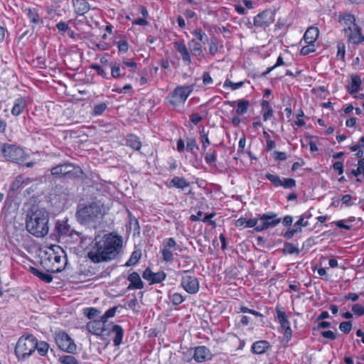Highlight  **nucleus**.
Segmentation results:
<instances>
[{
	"mask_svg": "<svg viewBox=\"0 0 364 364\" xmlns=\"http://www.w3.org/2000/svg\"><path fill=\"white\" fill-rule=\"evenodd\" d=\"M122 237L114 233L97 235L87 247V257L94 263L109 262L119 254Z\"/></svg>",
	"mask_w": 364,
	"mask_h": 364,
	"instance_id": "1",
	"label": "nucleus"
},
{
	"mask_svg": "<svg viewBox=\"0 0 364 364\" xmlns=\"http://www.w3.org/2000/svg\"><path fill=\"white\" fill-rule=\"evenodd\" d=\"M39 257L42 267L50 272H61L67 263L65 252L58 245H51L41 248Z\"/></svg>",
	"mask_w": 364,
	"mask_h": 364,
	"instance_id": "2",
	"label": "nucleus"
},
{
	"mask_svg": "<svg viewBox=\"0 0 364 364\" xmlns=\"http://www.w3.org/2000/svg\"><path fill=\"white\" fill-rule=\"evenodd\" d=\"M49 216L47 211L38 209L28 215L26 223L27 230L38 237L46 236L49 230Z\"/></svg>",
	"mask_w": 364,
	"mask_h": 364,
	"instance_id": "3",
	"label": "nucleus"
},
{
	"mask_svg": "<svg viewBox=\"0 0 364 364\" xmlns=\"http://www.w3.org/2000/svg\"><path fill=\"white\" fill-rule=\"evenodd\" d=\"M77 218L81 224H90L100 219L103 215L102 205L100 201H92L86 205H80L77 210Z\"/></svg>",
	"mask_w": 364,
	"mask_h": 364,
	"instance_id": "4",
	"label": "nucleus"
},
{
	"mask_svg": "<svg viewBox=\"0 0 364 364\" xmlns=\"http://www.w3.org/2000/svg\"><path fill=\"white\" fill-rule=\"evenodd\" d=\"M36 347V337L32 335L21 336L16 343L15 354L19 360H26L33 354Z\"/></svg>",
	"mask_w": 364,
	"mask_h": 364,
	"instance_id": "5",
	"label": "nucleus"
},
{
	"mask_svg": "<svg viewBox=\"0 0 364 364\" xmlns=\"http://www.w3.org/2000/svg\"><path fill=\"white\" fill-rule=\"evenodd\" d=\"M1 153L6 160L18 164L23 162L26 157L24 151L14 144H4Z\"/></svg>",
	"mask_w": 364,
	"mask_h": 364,
	"instance_id": "6",
	"label": "nucleus"
},
{
	"mask_svg": "<svg viewBox=\"0 0 364 364\" xmlns=\"http://www.w3.org/2000/svg\"><path fill=\"white\" fill-rule=\"evenodd\" d=\"M255 231L260 232L269 228H274L281 223V218L274 212H267L259 216Z\"/></svg>",
	"mask_w": 364,
	"mask_h": 364,
	"instance_id": "7",
	"label": "nucleus"
},
{
	"mask_svg": "<svg viewBox=\"0 0 364 364\" xmlns=\"http://www.w3.org/2000/svg\"><path fill=\"white\" fill-rule=\"evenodd\" d=\"M109 324L102 322L100 318V320L89 321L86 325V328L93 335L99 336L102 339H107V337H109Z\"/></svg>",
	"mask_w": 364,
	"mask_h": 364,
	"instance_id": "8",
	"label": "nucleus"
},
{
	"mask_svg": "<svg viewBox=\"0 0 364 364\" xmlns=\"http://www.w3.org/2000/svg\"><path fill=\"white\" fill-rule=\"evenodd\" d=\"M190 86H178L168 96L169 102L173 106L183 104L192 92Z\"/></svg>",
	"mask_w": 364,
	"mask_h": 364,
	"instance_id": "9",
	"label": "nucleus"
},
{
	"mask_svg": "<svg viewBox=\"0 0 364 364\" xmlns=\"http://www.w3.org/2000/svg\"><path fill=\"white\" fill-rule=\"evenodd\" d=\"M55 343L62 350L73 353L76 350V345L68 333L63 331L56 333L55 335Z\"/></svg>",
	"mask_w": 364,
	"mask_h": 364,
	"instance_id": "10",
	"label": "nucleus"
},
{
	"mask_svg": "<svg viewBox=\"0 0 364 364\" xmlns=\"http://www.w3.org/2000/svg\"><path fill=\"white\" fill-rule=\"evenodd\" d=\"M178 247L176 240L173 237H169L164 240L163 246L161 250L163 260L170 262L173 260V251L176 250Z\"/></svg>",
	"mask_w": 364,
	"mask_h": 364,
	"instance_id": "11",
	"label": "nucleus"
},
{
	"mask_svg": "<svg viewBox=\"0 0 364 364\" xmlns=\"http://www.w3.org/2000/svg\"><path fill=\"white\" fill-rule=\"evenodd\" d=\"M181 279V286L189 294H196L199 290V282L195 277L188 274V272L183 271Z\"/></svg>",
	"mask_w": 364,
	"mask_h": 364,
	"instance_id": "12",
	"label": "nucleus"
},
{
	"mask_svg": "<svg viewBox=\"0 0 364 364\" xmlns=\"http://www.w3.org/2000/svg\"><path fill=\"white\" fill-rule=\"evenodd\" d=\"M274 21V13L270 10H264L254 17L255 27L266 28Z\"/></svg>",
	"mask_w": 364,
	"mask_h": 364,
	"instance_id": "13",
	"label": "nucleus"
},
{
	"mask_svg": "<svg viewBox=\"0 0 364 364\" xmlns=\"http://www.w3.org/2000/svg\"><path fill=\"white\" fill-rule=\"evenodd\" d=\"M75 169L76 168L71 164H60L51 169V173L58 177H71Z\"/></svg>",
	"mask_w": 364,
	"mask_h": 364,
	"instance_id": "14",
	"label": "nucleus"
},
{
	"mask_svg": "<svg viewBox=\"0 0 364 364\" xmlns=\"http://www.w3.org/2000/svg\"><path fill=\"white\" fill-rule=\"evenodd\" d=\"M344 35L347 38L349 45H358L364 41V36L362 35L359 26L353 29L348 28L347 31L344 33Z\"/></svg>",
	"mask_w": 364,
	"mask_h": 364,
	"instance_id": "15",
	"label": "nucleus"
},
{
	"mask_svg": "<svg viewBox=\"0 0 364 364\" xmlns=\"http://www.w3.org/2000/svg\"><path fill=\"white\" fill-rule=\"evenodd\" d=\"M213 355L205 346H201L193 349V358L197 363H203L212 358Z\"/></svg>",
	"mask_w": 364,
	"mask_h": 364,
	"instance_id": "16",
	"label": "nucleus"
},
{
	"mask_svg": "<svg viewBox=\"0 0 364 364\" xmlns=\"http://www.w3.org/2000/svg\"><path fill=\"white\" fill-rule=\"evenodd\" d=\"M277 314L279 323L281 325V328L283 331L284 336L289 339L291 337V329L290 327V323L287 319L286 313L277 308Z\"/></svg>",
	"mask_w": 364,
	"mask_h": 364,
	"instance_id": "17",
	"label": "nucleus"
},
{
	"mask_svg": "<svg viewBox=\"0 0 364 364\" xmlns=\"http://www.w3.org/2000/svg\"><path fill=\"white\" fill-rule=\"evenodd\" d=\"M350 80L346 86L347 91L350 95L357 94L361 90V78L358 74L353 73L350 75Z\"/></svg>",
	"mask_w": 364,
	"mask_h": 364,
	"instance_id": "18",
	"label": "nucleus"
},
{
	"mask_svg": "<svg viewBox=\"0 0 364 364\" xmlns=\"http://www.w3.org/2000/svg\"><path fill=\"white\" fill-rule=\"evenodd\" d=\"M109 336H112L113 342L115 346H119L124 337V330L122 327L117 324L110 323L109 326Z\"/></svg>",
	"mask_w": 364,
	"mask_h": 364,
	"instance_id": "19",
	"label": "nucleus"
},
{
	"mask_svg": "<svg viewBox=\"0 0 364 364\" xmlns=\"http://www.w3.org/2000/svg\"><path fill=\"white\" fill-rule=\"evenodd\" d=\"M142 276L150 284L159 283L166 279V274L164 272H153L149 268L144 271Z\"/></svg>",
	"mask_w": 364,
	"mask_h": 364,
	"instance_id": "20",
	"label": "nucleus"
},
{
	"mask_svg": "<svg viewBox=\"0 0 364 364\" xmlns=\"http://www.w3.org/2000/svg\"><path fill=\"white\" fill-rule=\"evenodd\" d=\"M339 22L343 26V32H346L349 28L353 29L358 26L355 23V18L353 15L350 14H345L340 16Z\"/></svg>",
	"mask_w": 364,
	"mask_h": 364,
	"instance_id": "21",
	"label": "nucleus"
},
{
	"mask_svg": "<svg viewBox=\"0 0 364 364\" xmlns=\"http://www.w3.org/2000/svg\"><path fill=\"white\" fill-rule=\"evenodd\" d=\"M55 230L60 237L72 236L73 233L77 234V232L70 228L67 221L65 220H58L56 223Z\"/></svg>",
	"mask_w": 364,
	"mask_h": 364,
	"instance_id": "22",
	"label": "nucleus"
},
{
	"mask_svg": "<svg viewBox=\"0 0 364 364\" xmlns=\"http://www.w3.org/2000/svg\"><path fill=\"white\" fill-rule=\"evenodd\" d=\"M127 280L129 282V284L127 287V289L129 290L141 289L144 287V282L141 280L139 274L136 272L131 273L128 276Z\"/></svg>",
	"mask_w": 364,
	"mask_h": 364,
	"instance_id": "23",
	"label": "nucleus"
},
{
	"mask_svg": "<svg viewBox=\"0 0 364 364\" xmlns=\"http://www.w3.org/2000/svg\"><path fill=\"white\" fill-rule=\"evenodd\" d=\"M235 10L240 15H245L247 9H253L255 4L252 0H239L234 4Z\"/></svg>",
	"mask_w": 364,
	"mask_h": 364,
	"instance_id": "24",
	"label": "nucleus"
},
{
	"mask_svg": "<svg viewBox=\"0 0 364 364\" xmlns=\"http://www.w3.org/2000/svg\"><path fill=\"white\" fill-rule=\"evenodd\" d=\"M319 31L314 26L309 27L304 35V40L307 44L314 43L318 38Z\"/></svg>",
	"mask_w": 364,
	"mask_h": 364,
	"instance_id": "25",
	"label": "nucleus"
},
{
	"mask_svg": "<svg viewBox=\"0 0 364 364\" xmlns=\"http://www.w3.org/2000/svg\"><path fill=\"white\" fill-rule=\"evenodd\" d=\"M270 348L269 343L267 341H258L252 345V351L257 355L264 353Z\"/></svg>",
	"mask_w": 364,
	"mask_h": 364,
	"instance_id": "26",
	"label": "nucleus"
},
{
	"mask_svg": "<svg viewBox=\"0 0 364 364\" xmlns=\"http://www.w3.org/2000/svg\"><path fill=\"white\" fill-rule=\"evenodd\" d=\"M26 106V100L24 97H19L15 100L11 109V114L14 116L20 115Z\"/></svg>",
	"mask_w": 364,
	"mask_h": 364,
	"instance_id": "27",
	"label": "nucleus"
},
{
	"mask_svg": "<svg viewBox=\"0 0 364 364\" xmlns=\"http://www.w3.org/2000/svg\"><path fill=\"white\" fill-rule=\"evenodd\" d=\"M257 218H250L247 220L246 218L241 217L235 221V225L237 228H255V227L257 225Z\"/></svg>",
	"mask_w": 364,
	"mask_h": 364,
	"instance_id": "28",
	"label": "nucleus"
},
{
	"mask_svg": "<svg viewBox=\"0 0 364 364\" xmlns=\"http://www.w3.org/2000/svg\"><path fill=\"white\" fill-rule=\"evenodd\" d=\"M73 6L75 13L80 16L86 14L90 10V5L85 0H75L73 2Z\"/></svg>",
	"mask_w": 364,
	"mask_h": 364,
	"instance_id": "29",
	"label": "nucleus"
},
{
	"mask_svg": "<svg viewBox=\"0 0 364 364\" xmlns=\"http://www.w3.org/2000/svg\"><path fill=\"white\" fill-rule=\"evenodd\" d=\"M24 13L28 17L31 23L36 25L41 22V18L36 9L25 8Z\"/></svg>",
	"mask_w": 364,
	"mask_h": 364,
	"instance_id": "30",
	"label": "nucleus"
},
{
	"mask_svg": "<svg viewBox=\"0 0 364 364\" xmlns=\"http://www.w3.org/2000/svg\"><path fill=\"white\" fill-rule=\"evenodd\" d=\"M171 184L177 188L181 189H184L189 186L190 183L189 182L185 179L183 177H173L172 180L171 181Z\"/></svg>",
	"mask_w": 364,
	"mask_h": 364,
	"instance_id": "31",
	"label": "nucleus"
},
{
	"mask_svg": "<svg viewBox=\"0 0 364 364\" xmlns=\"http://www.w3.org/2000/svg\"><path fill=\"white\" fill-rule=\"evenodd\" d=\"M189 49L193 55L200 56L203 55L201 44L196 40H191L188 43Z\"/></svg>",
	"mask_w": 364,
	"mask_h": 364,
	"instance_id": "32",
	"label": "nucleus"
},
{
	"mask_svg": "<svg viewBox=\"0 0 364 364\" xmlns=\"http://www.w3.org/2000/svg\"><path fill=\"white\" fill-rule=\"evenodd\" d=\"M127 145L135 150H139L141 147V143L139 138L133 134L129 135L127 138Z\"/></svg>",
	"mask_w": 364,
	"mask_h": 364,
	"instance_id": "33",
	"label": "nucleus"
},
{
	"mask_svg": "<svg viewBox=\"0 0 364 364\" xmlns=\"http://www.w3.org/2000/svg\"><path fill=\"white\" fill-rule=\"evenodd\" d=\"M49 345L46 341H38L36 339V347L35 348V350H36L38 353L41 356H46L49 350Z\"/></svg>",
	"mask_w": 364,
	"mask_h": 364,
	"instance_id": "34",
	"label": "nucleus"
},
{
	"mask_svg": "<svg viewBox=\"0 0 364 364\" xmlns=\"http://www.w3.org/2000/svg\"><path fill=\"white\" fill-rule=\"evenodd\" d=\"M141 257V252L139 250H134L129 259L127 261V262L124 264L125 267H131L133 265H135L139 260V259Z\"/></svg>",
	"mask_w": 364,
	"mask_h": 364,
	"instance_id": "35",
	"label": "nucleus"
},
{
	"mask_svg": "<svg viewBox=\"0 0 364 364\" xmlns=\"http://www.w3.org/2000/svg\"><path fill=\"white\" fill-rule=\"evenodd\" d=\"M31 271L35 276L38 277L45 282L50 283L53 280V277L51 275L42 272L36 268L32 267Z\"/></svg>",
	"mask_w": 364,
	"mask_h": 364,
	"instance_id": "36",
	"label": "nucleus"
},
{
	"mask_svg": "<svg viewBox=\"0 0 364 364\" xmlns=\"http://www.w3.org/2000/svg\"><path fill=\"white\" fill-rule=\"evenodd\" d=\"M250 102L245 100H240L237 101V108L236 112L239 115H242L247 112Z\"/></svg>",
	"mask_w": 364,
	"mask_h": 364,
	"instance_id": "37",
	"label": "nucleus"
},
{
	"mask_svg": "<svg viewBox=\"0 0 364 364\" xmlns=\"http://www.w3.org/2000/svg\"><path fill=\"white\" fill-rule=\"evenodd\" d=\"M355 220L354 217H351L348 220H340L337 221H334L332 224H335L339 228H343L345 230H350L351 225L349 223L353 222Z\"/></svg>",
	"mask_w": 364,
	"mask_h": 364,
	"instance_id": "38",
	"label": "nucleus"
},
{
	"mask_svg": "<svg viewBox=\"0 0 364 364\" xmlns=\"http://www.w3.org/2000/svg\"><path fill=\"white\" fill-rule=\"evenodd\" d=\"M117 309L118 306H114L106 311L105 313L100 318L102 322L107 323L109 318L114 317L116 314Z\"/></svg>",
	"mask_w": 364,
	"mask_h": 364,
	"instance_id": "39",
	"label": "nucleus"
},
{
	"mask_svg": "<svg viewBox=\"0 0 364 364\" xmlns=\"http://www.w3.org/2000/svg\"><path fill=\"white\" fill-rule=\"evenodd\" d=\"M111 75L114 78H119L124 75V73H121V68L116 63H112L110 65Z\"/></svg>",
	"mask_w": 364,
	"mask_h": 364,
	"instance_id": "40",
	"label": "nucleus"
},
{
	"mask_svg": "<svg viewBox=\"0 0 364 364\" xmlns=\"http://www.w3.org/2000/svg\"><path fill=\"white\" fill-rule=\"evenodd\" d=\"M346 55V45L343 42H338L337 44L336 57L338 59L344 61Z\"/></svg>",
	"mask_w": 364,
	"mask_h": 364,
	"instance_id": "41",
	"label": "nucleus"
},
{
	"mask_svg": "<svg viewBox=\"0 0 364 364\" xmlns=\"http://www.w3.org/2000/svg\"><path fill=\"white\" fill-rule=\"evenodd\" d=\"M100 314V311L95 308L90 307L84 309V314L89 318L93 319L97 317Z\"/></svg>",
	"mask_w": 364,
	"mask_h": 364,
	"instance_id": "42",
	"label": "nucleus"
},
{
	"mask_svg": "<svg viewBox=\"0 0 364 364\" xmlns=\"http://www.w3.org/2000/svg\"><path fill=\"white\" fill-rule=\"evenodd\" d=\"M205 161L208 164L215 166L217 161L216 152L213 151V152L207 153L205 155Z\"/></svg>",
	"mask_w": 364,
	"mask_h": 364,
	"instance_id": "43",
	"label": "nucleus"
},
{
	"mask_svg": "<svg viewBox=\"0 0 364 364\" xmlns=\"http://www.w3.org/2000/svg\"><path fill=\"white\" fill-rule=\"evenodd\" d=\"M61 364H78L76 358L73 355H63L59 358Z\"/></svg>",
	"mask_w": 364,
	"mask_h": 364,
	"instance_id": "44",
	"label": "nucleus"
},
{
	"mask_svg": "<svg viewBox=\"0 0 364 364\" xmlns=\"http://www.w3.org/2000/svg\"><path fill=\"white\" fill-rule=\"evenodd\" d=\"M169 299L172 304L176 306L181 304L184 301L183 296L179 293L169 294Z\"/></svg>",
	"mask_w": 364,
	"mask_h": 364,
	"instance_id": "45",
	"label": "nucleus"
},
{
	"mask_svg": "<svg viewBox=\"0 0 364 364\" xmlns=\"http://www.w3.org/2000/svg\"><path fill=\"white\" fill-rule=\"evenodd\" d=\"M242 81L239 82H233L230 80H226L224 82L223 87L225 88H230L232 90H235L240 88L243 85Z\"/></svg>",
	"mask_w": 364,
	"mask_h": 364,
	"instance_id": "46",
	"label": "nucleus"
},
{
	"mask_svg": "<svg viewBox=\"0 0 364 364\" xmlns=\"http://www.w3.org/2000/svg\"><path fill=\"white\" fill-rule=\"evenodd\" d=\"M200 135L202 143V148L205 150L210 145V140L208 139V134L205 132L204 129L200 132Z\"/></svg>",
	"mask_w": 364,
	"mask_h": 364,
	"instance_id": "47",
	"label": "nucleus"
},
{
	"mask_svg": "<svg viewBox=\"0 0 364 364\" xmlns=\"http://www.w3.org/2000/svg\"><path fill=\"white\" fill-rule=\"evenodd\" d=\"M284 251L288 254H299V250L291 243L287 242L284 245Z\"/></svg>",
	"mask_w": 364,
	"mask_h": 364,
	"instance_id": "48",
	"label": "nucleus"
},
{
	"mask_svg": "<svg viewBox=\"0 0 364 364\" xmlns=\"http://www.w3.org/2000/svg\"><path fill=\"white\" fill-rule=\"evenodd\" d=\"M265 178L271 181L275 186H280L282 184V179L277 175L267 173Z\"/></svg>",
	"mask_w": 364,
	"mask_h": 364,
	"instance_id": "49",
	"label": "nucleus"
},
{
	"mask_svg": "<svg viewBox=\"0 0 364 364\" xmlns=\"http://www.w3.org/2000/svg\"><path fill=\"white\" fill-rule=\"evenodd\" d=\"M198 149L196 141L194 138L188 137L186 139V150L193 153L195 149Z\"/></svg>",
	"mask_w": 364,
	"mask_h": 364,
	"instance_id": "50",
	"label": "nucleus"
},
{
	"mask_svg": "<svg viewBox=\"0 0 364 364\" xmlns=\"http://www.w3.org/2000/svg\"><path fill=\"white\" fill-rule=\"evenodd\" d=\"M107 109V105L105 103H100L96 105L92 111V114L95 116L100 115Z\"/></svg>",
	"mask_w": 364,
	"mask_h": 364,
	"instance_id": "51",
	"label": "nucleus"
},
{
	"mask_svg": "<svg viewBox=\"0 0 364 364\" xmlns=\"http://www.w3.org/2000/svg\"><path fill=\"white\" fill-rule=\"evenodd\" d=\"M358 168L353 170L352 173L355 176H358L361 173H363L364 175V159H360L358 162Z\"/></svg>",
	"mask_w": 364,
	"mask_h": 364,
	"instance_id": "52",
	"label": "nucleus"
},
{
	"mask_svg": "<svg viewBox=\"0 0 364 364\" xmlns=\"http://www.w3.org/2000/svg\"><path fill=\"white\" fill-rule=\"evenodd\" d=\"M296 186V181L293 178H284L282 180V184L280 186L284 187V188H291Z\"/></svg>",
	"mask_w": 364,
	"mask_h": 364,
	"instance_id": "53",
	"label": "nucleus"
},
{
	"mask_svg": "<svg viewBox=\"0 0 364 364\" xmlns=\"http://www.w3.org/2000/svg\"><path fill=\"white\" fill-rule=\"evenodd\" d=\"M351 328H352L351 321H343V322H341L339 325V329L345 333H349L350 331Z\"/></svg>",
	"mask_w": 364,
	"mask_h": 364,
	"instance_id": "54",
	"label": "nucleus"
},
{
	"mask_svg": "<svg viewBox=\"0 0 364 364\" xmlns=\"http://www.w3.org/2000/svg\"><path fill=\"white\" fill-rule=\"evenodd\" d=\"M315 50L316 49H315V46H314V43H311V44H308L306 46L302 47L300 53L303 55H306L311 53L314 52Z\"/></svg>",
	"mask_w": 364,
	"mask_h": 364,
	"instance_id": "55",
	"label": "nucleus"
},
{
	"mask_svg": "<svg viewBox=\"0 0 364 364\" xmlns=\"http://www.w3.org/2000/svg\"><path fill=\"white\" fill-rule=\"evenodd\" d=\"M352 311L356 316H360L364 315V306L360 304H356L353 305L352 307Z\"/></svg>",
	"mask_w": 364,
	"mask_h": 364,
	"instance_id": "56",
	"label": "nucleus"
},
{
	"mask_svg": "<svg viewBox=\"0 0 364 364\" xmlns=\"http://www.w3.org/2000/svg\"><path fill=\"white\" fill-rule=\"evenodd\" d=\"M218 51V45L215 39H211L209 47V53L214 55Z\"/></svg>",
	"mask_w": 364,
	"mask_h": 364,
	"instance_id": "57",
	"label": "nucleus"
},
{
	"mask_svg": "<svg viewBox=\"0 0 364 364\" xmlns=\"http://www.w3.org/2000/svg\"><path fill=\"white\" fill-rule=\"evenodd\" d=\"M301 229L300 228H295L294 229H289L284 234V237L287 240H290L294 237L295 233L301 232Z\"/></svg>",
	"mask_w": 364,
	"mask_h": 364,
	"instance_id": "58",
	"label": "nucleus"
},
{
	"mask_svg": "<svg viewBox=\"0 0 364 364\" xmlns=\"http://www.w3.org/2000/svg\"><path fill=\"white\" fill-rule=\"evenodd\" d=\"M262 118L264 122L270 119L273 117L274 111L273 109H267L264 110H262Z\"/></svg>",
	"mask_w": 364,
	"mask_h": 364,
	"instance_id": "59",
	"label": "nucleus"
},
{
	"mask_svg": "<svg viewBox=\"0 0 364 364\" xmlns=\"http://www.w3.org/2000/svg\"><path fill=\"white\" fill-rule=\"evenodd\" d=\"M179 53L181 54L182 60L186 64L190 65L191 63V55L189 54L188 49Z\"/></svg>",
	"mask_w": 364,
	"mask_h": 364,
	"instance_id": "60",
	"label": "nucleus"
},
{
	"mask_svg": "<svg viewBox=\"0 0 364 364\" xmlns=\"http://www.w3.org/2000/svg\"><path fill=\"white\" fill-rule=\"evenodd\" d=\"M193 34L196 36V38L200 41H203L205 38H207V36L205 32H203L201 29H196L193 31Z\"/></svg>",
	"mask_w": 364,
	"mask_h": 364,
	"instance_id": "61",
	"label": "nucleus"
},
{
	"mask_svg": "<svg viewBox=\"0 0 364 364\" xmlns=\"http://www.w3.org/2000/svg\"><path fill=\"white\" fill-rule=\"evenodd\" d=\"M174 48L178 53L186 50L187 48L183 41H176L174 43Z\"/></svg>",
	"mask_w": 364,
	"mask_h": 364,
	"instance_id": "62",
	"label": "nucleus"
},
{
	"mask_svg": "<svg viewBox=\"0 0 364 364\" xmlns=\"http://www.w3.org/2000/svg\"><path fill=\"white\" fill-rule=\"evenodd\" d=\"M309 225V222L305 220L302 215H301L300 218L295 223L294 227L296 228H300L301 229V227H306Z\"/></svg>",
	"mask_w": 364,
	"mask_h": 364,
	"instance_id": "63",
	"label": "nucleus"
},
{
	"mask_svg": "<svg viewBox=\"0 0 364 364\" xmlns=\"http://www.w3.org/2000/svg\"><path fill=\"white\" fill-rule=\"evenodd\" d=\"M119 51L126 53L128 50L129 46L127 41H120L117 43Z\"/></svg>",
	"mask_w": 364,
	"mask_h": 364,
	"instance_id": "64",
	"label": "nucleus"
}]
</instances>
